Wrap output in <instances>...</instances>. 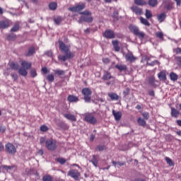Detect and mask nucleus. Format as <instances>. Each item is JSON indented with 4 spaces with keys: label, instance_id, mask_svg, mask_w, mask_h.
Returning a JSON list of instances; mask_svg holds the SVG:
<instances>
[{
    "label": "nucleus",
    "instance_id": "f257e3e1",
    "mask_svg": "<svg viewBox=\"0 0 181 181\" xmlns=\"http://www.w3.org/2000/svg\"><path fill=\"white\" fill-rule=\"evenodd\" d=\"M59 45V50H61V53H63L65 55H59L58 59L61 62H66V60H69L70 59H73L74 57V52L70 51V47L65 45L64 42L62 40L58 41Z\"/></svg>",
    "mask_w": 181,
    "mask_h": 181
},
{
    "label": "nucleus",
    "instance_id": "f03ea898",
    "mask_svg": "<svg viewBox=\"0 0 181 181\" xmlns=\"http://www.w3.org/2000/svg\"><path fill=\"white\" fill-rule=\"evenodd\" d=\"M80 15H83V16L80 17L79 23H81V22H86V23H91V22L94 21V18L91 16L92 15L91 12L88 10H86L83 12H81Z\"/></svg>",
    "mask_w": 181,
    "mask_h": 181
},
{
    "label": "nucleus",
    "instance_id": "7ed1b4c3",
    "mask_svg": "<svg viewBox=\"0 0 181 181\" xmlns=\"http://www.w3.org/2000/svg\"><path fill=\"white\" fill-rule=\"evenodd\" d=\"M129 30L134 34L135 36H137L139 39H144L145 37V33L141 32L139 28L134 25H130L129 26Z\"/></svg>",
    "mask_w": 181,
    "mask_h": 181
},
{
    "label": "nucleus",
    "instance_id": "20e7f679",
    "mask_svg": "<svg viewBox=\"0 0 181 181\" xmlns=\"http://www.w3.org/2000/svg\"><path fill=\"white\" fill-rule=\"evenodd\" d=\"M82 94L83 95V100L85 103H91V94H93V91L90 88H83Z\"/></svg>",
    "mask_w": 181,
    "mask_h": 181
},
{
    "label": "nucleus",
    "instance_id": "39448f33",
    "mask_svg": "<svg viewBox=\"0 0 181 181\" xmlns=\"http://www.w3.org/2000/svg\"><path fill=\"white\" fill-rule=\"evenodd\" d=\"M45 146L48 151H54L57 148V141L53 139L46 140Z\"/></svg>",
    "mask_w": 181,
    "mask_h": 181
},
{
    "label": "nucleus",
    "instance_id": "423d86ee",
    "mask_svg": "<svg viewBox=\"0 0 181 181\" xmlns=\"http://www.w3.org/2000/svg\"><path fill=\"white\" fill-rule=\"evenodd\" d=\"M6 152L9 155H14L16 153V147L12 143L6 144Z\"/></svg>",
    "mask_w": 181,
    "mask_h": 181
},
{
    "label": "nucleus",
    "instance_id": "0eeeda50",
    "mask_svg": "<svg viewBox=\"0 0 181 181\" xmlns=\"http://www.w3.org/2000/svg\"><path fill=\"white\" fill-rule=\"evenodd\" d=\"M85 121L89 124H92V125L97 124V118H95L91 113H88L86 115Z\"/></svg>",
    "mask_w": 181,
    "mask_h": 181
},
{
    "label": "nucleus",
    "instance_id": "6e6552de",
    "mask_svg": "<svg viewBox=\"0 0 181 181\" xmlns=\"http://www.w3.org/2000/svg\"><path fill=\"white\" fill-rule=\"evenodd\" d=\"M86 8V4L81 3L80 4H78L76 6L70 7L69 8V11H71V12H80V11H83V9Z\"/></svg>",
    "mask_w": 181,
    "mask_h": 181
},
{
    "label": "nucleus",
    "instance_id": "1a4fd4ad",
    "mask_svg": "<svg viewBox=\"0 0 181 181\" xmlns=\"http://www.w3.org/2000/svg\"><path fill=\"white\" fill-rule=\"evenodd\" d=\"M105 39H115V33L112 30L107 29L103 33Z\"/></svg>",
    "mask_w": 181,
    "mask_h": 181
},
{
    "label": "nucleus",
    "instance_id": "9d476101",
    "mask_svg": "<svg viewBox=\"0 0 181 181\" xmlns=\"http://www.w3.org/2000/svg\"><path fill=\"white\" fill-rule=\"evenodd\" d=\"M68 176L73 177L74 180H78V177H80V173L77 170H71L68 173Z\"/></svg>",
    "mask_w": 181,
    "mask_h": 181
},
{
    "label": "nucleus",
    "instance_id": "9b49d317",
    "mask_svg": "<svg viewBox=\"0 0 181 181\" xmlns=\"http://www.w3.org/2000/svg\"><path fill=\"white\" fill-rule=\"evenodd\" d=\"M125 59L127 62H129L130 63H135V61L136 59H138L136 57L134 56V54L132 52H128L125 54Z\"/></svg>",
    "mask_w": 181,
    "mask_h": 181
},
{
    "label": "nucleus",
    "instance_id": "f8f14e48",
    "mask_svg": "<svg viewBox=\"0 0 181 181\" xmlns=\"http://www.w3.org/2000/svg\"><path fill=\"white\" fill-rule=\"evenodd\" d=\"M131 11H132L133 13H135V15H142L144 13V10L141 8V7L138 6H132L130 8Z\"/></svg>",
    "mask_w": 181,
    "mask_h": 181
},
{
    "label": "nucleus",
    "instance_id": "ddd939ff",
    "mask_svg": "<svg viewBox=\"0 0 181 181\" xmlns=\"http://www.w3.org/2000/svg\"><path fill=\"white\" fill-rule=\"evenodd\" d=\"M111 78H114L112 75H111V72H110L108 71H103V75L102 77V80L107 81L108 80H111Z\"/></svg>",
    "mask_w": 181,
    "mask_h": 181
},
{
    "label": "nucleus",
    "instance_id": "4468645a",
    "mask_svg": "<svg viewBox=\"0 0 181 181\" xmlns=\"http://www.w3.org/2000/svg\"><path fill=\"white\" fill-rule=\"evenodd\" d=\"M158 78L160 81H166L168 80V78L166 77V71H161L158 74Z\"/></svg>",
    "mask_w": 181,
    "mask_h": 181
},
{
    "label": "nucleus",
    "instance_id": "2eb2a0df",
    "mask_svg": "<svg viewBox=\"0 0 181 181\" xmlns=\"http://www.w3.org/2000/svg\"><path fill=\"white\" fill-rule=\"evenodd\" d=\"M67 100L69 103H78V101H80V99H78V97L74 95H69L67 97Z\"/></svg>",
    "mask_w": 181,
    "mask_h": 181
},
{
    "label": "nucleus",
    "instance_id": "dca6fc26",
    "mask_svg": "<svg viewBox=\"0 0 181 181\" xmlns=\"http://www.w3.org/2000/svg\"><path fill=\"white\" fill-rule=\"evenodd\" d=\"M64 118H66V119H69V121H71L72 122H76V121H77V118L76 117V116L70 113L64 114Z\"/></svg>",
    "mask_w": 181,
    "mask_h": 181
},
{
    "label": "nucleus",
    "instance_id": "f3484780",
    "mask_svg": "<svg viewBox=\"0 0 181 181\" xmlns=\"http://www.w3.org/2000/svg\"><path fill=\"white\" fill-rule=\"evenodd\" d=\"M115 67V69H117L120 73H122V71H127V70H128V66H127V65L116 64Z\"/></svg>",
    "mask_w": 181,
    "mask_h": 181
},
{
    "label": "nucleus",
    "instance_id": "a211bd4d",
    "mask_svg": "<svg viewBox=\"0 0 181 181\" xmlns=\"http://www.w3.org/2000/svg\"><path fill=\"white\" fill-rule=\"evenodd\" d=\"M21 66L23 69H25V70H29L32 68V62H28L26 61H23L21 62Z\"/></svg>",
    "mask_w": 181,
    "mask_h": 181
},
{
    "label": "nucleus",
    "instance_id": "6ab92c4d",
    "mask_svg": "<svg viewBox=\"0 0 181 181\" xmlns=\"http://www.w3.org/2000/svg\"><path fill=\"white\" fill-rule=\"evenodd\" d=\"M11 23L8 21H0V29H6L9 28Z\"/></svg>",
    "mask_w": 181,
    "mask_h": 181
},
{
    "label": "nucleus",
    "instance_id": "aec40b11",
    "mask_svg": "<svg viewBox=\"0 0 181 181\" xmlns=\"http://www.w3.org/2000/svg\"><path fill=\"white\" fill-rule=\"evenodd\" d=\"M112 115L115 121H119L122 117V113L121 112H115V110H112Z\"/></svg>",
    "mask_w": 181,
    "mask_h": 181
},
{
    "label": "nucleus",
    "instance_id": "412c9836",
    "mask_svg": "<svg viewBox=\"0 0 181 181\" xmlns=\"http://www.w3.org/2000/svg\"><path fill=\"white\" fill-rule=\"evenodd\" d=\"M35 53H36V49H35V47L32 46L29 47L28 52L25 54V56L26 57H30V56H33Z\"/></svg>",
    "mask_w": 181,
    "mask_h": 181
},
{
    "label": "nucleus",
    "instance_id": "4be33fe9",
    "mask_svg": "<svg viewBox=\"0 0 181 181\" xmlns=\"http://www.w3.org/2000/svg\"><path fill=\"white\" fill-rule=\"evenodd\" d=\"M112 101H118L119 100V96L115 93H110L107 94Z\"/></svg>",
    "mask_w": 181,
    "mask_h": 181
},
{
    "label": "nucleus",
    "instance_id": "5701e85b",
    "mask_svg": "<svg viewBox=\"0 0 181 181\" xmlns=\"http://www.w3.org/2000/svg\"><path fill=\"white\" fill-rule=\"evenodd\" d=\"M112 46L115 49V52H119V42L117 40H114L112 41Z\"/></svg>",
    "mask_w": 181,
    "mask_h": 181
},
{
    "label": "nucleus",
    "instance_id": "b1692460",
    "mask_svg": "<svg viewBox=\"0 0 181 181\" xmlns=\"http://www.w3.org/2000/svg\"><path fill=\"white\" fill-rule=\"evenodd\" d=\"M179 110L175 107H171V117L173 118H177L179 117Z\"/></svg>",
    "mask_w": 181,
    "mask_h": 181
},
{
    "label": "nucleus",
    "instance_id": "393cba45",
    "mask_svg": "<svg viewBox=\"0 0 181 181\" xmlns=\"http://www.w3.org/2000/svg\"><path fill=\"white\" fill-rule=\"evenodd\" d=\"M157 19L160 23H162V22L166 19V13H161L160 14L158 15Z\"/></svg>",
    "mask_w": 181,
    "mask_h": 181
},
{
    "label": "nucleus",
    "instance_id": "a878e982",
    "mask_svg": "<svg viewBox=\"0 0 181 181\" xmlns=\"http://www.w3.org/2000/svg\"><path fill=\"white\" fill-rule=\"evenodd\" d=\"M155 83H158V81L155 80V76H151L148 78V83L151 85L152 87H156V84Z\"/></svg>",
    "mask_w": 181,
    "mask_h": 181
},
{
    "label": "nucleus",
    "instance_id": "bb28decb",
    "mask_svg": "<svg viewBox=\"0 0 181 181\" xmlns=\"http://www.w3.org/2000/svg\"><path fill=\"white\" fill-rule=\"evenodd\" d=\"M18 74L20 76H23V77H26L28 76V69L25 68H20L18 69Z\"/></svg>",
    "mask_w": 181,
    "mask_h": 181
},
{
    "label": "nucleus",
    "instance_id": "cd10ccee",
    "mask_svg": "<svg viewBox=\"0 0 181 181\" xmlns=\"http://www.w3.org/2000/svg\"><path fill=\"white\" fill-rule=\"evenodd\" d=\"M90 162L95 168H97L98 166V158H97V156L93 155Z\"/></svg>",
    "mask_w": 181,
    "mask_h": 181
},
{
    "label": "nucleus",
    "instance_id": "c85d7f7f",
    "mask_svg": "<svg viewBox=\"0 0 181 181\" xmlns=\"http://www.w3.org/2000/svg\"><path fill=\"white\" fill-rule=\"evenodd\" d=\"M137 122L140 127H146V121H145L142 117H139L137 119Z\"/></svg>",
    "mask_w": 181,
    "mask_h": 181
},
{
    "label": "nucleus",
    "instance_id": "c756f323",
    "mask_svg": "<svg viewBox=\"0 0 181 181\" xmlns=\"http://www.w3.org/2000/svg\"><path fill=\"white\" fill-rule=\"evenodd\" d=\"M134 4L139 6H144L146 5V1L145 0H134Z\"/></svg>",
    "mask_w": 181,
    "mask_h": 181
},
{
    "label": "nucleus",
    "instance_id": "7c9ffc66",
    "mask_svg": "<svg viewBox=\"0 0 181 181\" xmlns=\"http://www.w3.org/2000/svg\"><path fill=\"white\" fill-rule=\"evenodd\" d=\"M10 67L13 70H19V64L18 62H11Z\"/></svg>",
    "mask_w": 181,
    "mask_h": 181
},
{
    "label": "nucleus",
    "instance_id": "2f4dec72",
    "mask_svg": "<svg viewBox=\"0 0 181 181\" xmlns=\"http://www.w3.org/2000/svg\"><path fill=\"white\" fill-rule=\"evenodd\" d=\"M95 151L98 152H103V151H107V146L105 145H98L97 146Z\"/></svg>",
    "mask_w": 181,
    "mask_h": 181
},
{
    "label": "nucleus",
    "instance_id": "473e14b6",
    "mask_svg": "<svg viewBox=\"0 0 181 181\" xmlns=\"http://www.w3.org/2000/svg\"><path fill=\"white\" fill-rule=\"evenodd\" d=\"M49 8L50 11H56V9H57V3L56 2L49 3Z\"/></svg>",
    "mask_w": 181,
    "mask_h": 181
},
{
    "label": "nucleus",
    "instance_id": "72a5a7b5",
    "mask_svg": "<svg viewBox=\"0 0 181 181\" xmlns=\"http://www.w3.org/2000/svg\"><path fill=\"white\" fill-rule=\"evenodd\" d=\"M62 21H63V18L60 16H58L54 18V22L55 25H60V23H62Z\"/></svg>",
    "mask_w": 181,
    "mask_h": 181
},
{
    "label": "nucleus",
    "instance_id": "f704fd0d",
    "mask_svg": "<svg viewBox=\"0 0 181 181\" xmlns=\"http://www.w3.org/2000/svg\"><path fill=\"white\" fill-rule=\"evenodd\" d=\"M140 22L143 25H145V26H151V23H149V21H148V20H146V18H144L143 17H141Z\"/></svg>",
    "mask_w": 181,
    "mask_h": 181
},
{
    "label": "nucleus",
    "instance_id": "c9c22d12",
    "mask_svg": "<svg viewBox=\"0 0 181 181\" xmlns=\"http://www.w3.org/2000/svg\"><path fill=\"white\" fill-rule=\"evenodd\" d=\"M170 78L172 81H176L178 78L177 74H175L174 72H171L170 74Z\"/></svg>",
    "mask_w": 181,
    "mask_h": 181
},
{
    "label": "nucleus",
    "instance_id": "e433bc0d",
    "mask_svg": "<svg viewBox=\"0 0 181 181\" xmlns=\"http://www.w3.org/2000/svg\"><path fill=\"white\" fill-rule=\"evenodd\" d=\"M148 5L155 8L158 5V0H148Z\"/></svg>",
    "mask_w": 181,
    "mask_h": 181
},
{
    "label": "nucleus",
    "instance_id": "4c0bfd02",
    "mask_svg": "<svg viewBox=\"0 0 181 181\" xmlns=\"http://www.w3.org/2000/svg\"><path fill=\"white\" fill-rule=\"evenodd\" d=\"M165 161L167 162L168 166H174L175 165V163L173 162V160H172V159H170V158L169 157H165Z\"/></svg>",
    "mask_w": 181,
    "mask_h": 181
},
{
    "label": "nucleus",
    "instance_id": "58836bf2",
    "mask_svg": "<svg viewBox=\"0 0 181 181\" xmlns=\"http://www.w3.org/2000/svg\"><path fill=\"white\" fill-rule=\"evenodd\" d=\"M54 73L57 76H64L66 74V71L61 70V69H57L54 71Z\"/></svg>",
    "mask_w": 181,
    "mask_h": 181
},
{
    "label": "nucleus",
    "instance_id": "ea45409f",
    "mask_svg": "<svg viewBox=\"0 0 181 181\" xmlns=\"http://www.w3.org/2000/svg\"><path fill=\"white\" fill-rule=\"evenodd\" d=\"M21 27L18 23L14 24L13 27L11 29V32H18Z\"/></svg>",
    "mask_w": 181,
    "mask_h": 181
},
{
    "label": "nucleus",
    "instance_id": "a19ab883",
    "mask_svg": "<svg viewBox=\"0 0 181 181\" xmlns=\"http://www.w3.org/2000/svg\"><path fill=\"white\" fill-rule=\"evenodd\" d=\"M30 74L33 78L37 76V72L36 71V69H32L30 71Z\"/></svg>",
    "mask_w": 181,
    "mask_h": 181
},
{
    "label": "nucleus",
    "instance_id": "79ce46f5",
    "mask_svg": "<svg viewBox=\"0 0 181 181\" xmlns=\"http://www.w3.org/2000/svg\"><path fill=\"white\" fill-rule=\"evenodd\" d=\"M43 181H53V177H52V175H44L42 177Z\"/></svg>",
    "mask_w": 181,
    "mask_h": 181
},
{
    "label": "nucleus",
    "instance_id": "37998d69",
    "mask_svg": "<svg viewBox=\"0 0 181 181\" xmlns=\"http://www.w3.org/2000/svg\"><path fill=\"white\" fill-rule=\"evenodd\" d=\"M46 78L48 81H50V83H53V81H54V76H53V74H48L46 76Z\"/></svg>",
    "mask_w": 181,
    "mask_h": 181
},
{
    "label": "nucleus",
    "instance_id": "c03bdc74",
    "mask_svg": "<svg viewBox=\"0 0 181 181\" xmlns=\"http://www.w3.org/2000/svg\"><path fill=\"white\" fill-rule=\"evenodd\" d=\"M146 18L147 19H151V18H152V12H151V11L146 9V13H145Z\"/></svg>",
    "mask_w": 181,
    "mask_h": 181
},
{
    "label": "nucleus",
    "instance_id": "a18cd8bd",
    "mask_svg": "<svg viewBox=\"0 0 181 181\" xmlns=\"http://www.w3.org/2000/svg\"><path fill=\"white\" fill-rule=\"evenodd\" d=\"M40 130L42 131V132H47V131H49V127L46 125H42L40 127Z\"/></svg>",
    "mask_w": 181,
    "mask_h": 181
},
{
    "label": "nucleus",
    "instance_id": "49530a36",
    "mask_svg": "<svg viewBox=\"0 0 181 181\" xmlns=\"http://www.w3.org/2000/svg\"><path fill=\"white\" fill-rule=\"evenodd\" d=\"M175 60L177 62V66L181 67V57H175Z\"/></svg>",
    "mask_w": 181,
    "mask_h": 181
},
{
    "label": "nucleus",
    "instance_id": "de8ad7c7",
    "mask_svg": "<svg viewBox=\"0 0 181 181\" xmlns=\"http://www.w3.org/2000/svg\"><path fill=\"white\" fill-rule=\"evenodd\" d=\"M156 36L158 39H163V33L158 31V32L156 33Z\"/></svg>",
    "mask_w": 181,
    "mask_h": 181
},
{
    "label": "nucleus",
    "instance_id": "09e8293b",
    "mask_svg": "<svg viewBox=\"0 0 181 181\" xmlns=\"http://www.w3.org/2000/svg\"><path fill=\"white\" fill-rule=\"evenodd\" d=\"M173 52L175 53V54H181V48L177 47L173 49Z\"/></svg>",
    "mask_w": 181,
    "mask_h": 181
},
{
    "label": "nucleus",
    "instance_id": "8fccbe9b",
    "mask_svg": "<svg viewBox=\"0 0 181 181\" xmlns=\"http://www.w3.org/2000/svg\"><path fill=\"white\" fill-rule=\"evenodd\" d=\"M57 160L61 165H64V163H66V160L64 158H57Z\"/></svg>",
    "mask_w": 181,
    "mask_h": 181
},
{
    "label": "nucleus",
    "instance_id": "3c124183",
    "mask_svg": "<svg viewBox=\"0 0 181 181\" xmlns=\"http://www.w3.org/2000/svg\"><path fill=\"white\" fill-rule=\"evenodd\" d=\"M142 117L147 121V119H149V113L148 112H143Z\"/></svg>",
    "mask_w": 181,
    "mask_h": 181
},
{
    "label": "nucleus",
    "instance_id": "603ef678",
    "mask_svg": "<svg viewBox=\"0 0 181 181\" xmlns=\"http://www.w3.org/2000/svg\"><path fill=\"white\" fill-rule=\"evenodd\" d=\"M45 54L48 57H53V52L52 50H48V51L45 52Z\"/></svg>",
    "mask_w": 181,
    "mask_h": 181
},
{
    "label": "nucleus",
    "instance_id": "864d4df0",
    "mask_svg": "<svg viewBox=\"0 0 181 181\" xmlns=\"http://www.w3.org/2000/svg\"><path fill=\"white\" fill-rule=\"evenodd\" d=\"M41 71L43 73V74H47V73H49L50 71H49L47 67H42Z\"/></svg>",
    "mask_w": 181,
    "mask_h": 181
},
{
    "label": "nucleus",
    "instance_id": "5fc2aeb1",
    "mask_svg": "<svg viewBox=\"0 0 181 181\" xmlns=\"http://www.w3.org/2000/svg\"><path fill=\"white\" fill-rule=\"evenodd\" d=\"M8 40H15L16 39V35H9L8 36Z\"/></svg>",
    "mask_w": 181,
    "mask_h": 181
},
{
    "label": "nucleus",
    "instance_id": "6e6d98bb",
    "mask_svg": "<svg viewBox=\"0 0 181 181\" xmlns=\"http://www.w3.org/2000/svg\"><path fill=\"white\" fill-rule=\"evenodd\" d=\"M1 168H3V169H5V170H11V169L13 168V167L9 165H3L1 166Z\"/></svg>",
    "mask_w": 181,
    "mask_h": 181
},
{
    "label": "nucleus",
    "instance_id": "4d7b16f0",
    "mask_svg": "<svg viewBox=\"0 0 181 181\" xmlns=\"http://www.w3.org/2000/svg\"><path fill=\"white\" fill-rule=\"evenodd\" d=\"M11 76L12 78L14 80V81H17V80L18 78V74H11Z\"/></svg>",
    "mask_w": 181,
    "mask_h": 181
},
{
    "label": "nucleus",
    "instance_id": "13d9d810",
    "mask_svg": "<svg viewBox=\"0 0 181 181\" xmlns=\"http://www.w3.org/2000/svg\"><path fill=\"white\" fill-rule=\"evenodd\" d=\"M6 131V127L5 126H0V132L4 134Z\"/></svg>",
    "mask_w": 181,
    "mask_h": 181
},
{
    "label": "nucleus",
    "instance_id": "bf43d9fd",
    "mask_svg": "<svg viewBox=\"0 0 181 181\" xmlns=\"http://www.w3.org/2000/svg\"><path fill=\"white\" fill-rule=\"evenodd\" d=\"M103 62L104 63V64H108V63H110V59L103 58Z\"/></svg>",
    "mask_w": 181,
    "mask_h": 181
},
{
    "label": "nucleus",
    "instance_id": "052dcab7",
    "mask_svg": "<svg viewBox=\"0 0 181 181\" xmlns=\"http://www.w3.org/2000/svg\"><path fill=\"white\" fill-rule=\"evenodd\" d=\"M46 141V138L45 137H40V144L42 145L43 144H45V142Z\"/></svg>",
    "mask_w": 181,
    "mask_h": 181
},
{
    "label": "nucleus",
    "instance_id": "680f3d73",
    "mask_svg": "<svg viewBox=\"0 0 181 181\" xmlns=\"http://www.w3.org/2000/svg\"><path fill=\"white\" fill-rule=\"evenodd\" d=\"M148 95H151V97H155V91H153V90H149Z\"/></svg>",
    "mask_w": 181,
    "mask_h": 181
},
{
    "label": "nucleus",
    "instance_id": "e2e57ef3",
    "mask_svg": "<svg viewBox=\"0 0 181 181\" xmlns=\"http://www.w3.org/2000/svg\"><path fill=\"white\" fill-rule=\"evenodd\" d=\"M123 94H124V95H128V94H129V88H127L125 90H124Z\"/></svg>",
    "mask_w": 181,
    "mask_h": 181
},
{
    "label": "nucleus",
    "instance_id": "0e129e2a",
    "mask_svg": "<svg viewBox=\"0 0 181 181\" xmlns=\"http://www.w3.org/2000/svg\"><path fill=\"white\" fill-rule=\"evenodd\" d=\"M156 64V61H153V62H151V63L147 62V64H148V66H155Z\"/></svg>",
    "mask_w": 181,
    "mask_h": 181
},
{
    "label": "nucleus",
    "instance_id": "69168bd1",
    "mask_svg": "<svg viewBox=\"0 0 181 181\" xmlns=\"http://www.w3.org/2000/svg\"><path fill=\"white\" fill-rule=\"evenodd\" d=\"M117 165H119V168H121V166H124L125 165V162H117Z\"/></svg>",
    "mask_w": 181,
    "mask_h": 181
},
{
    "label": "nucleus",
    "instance_id": "338daca9",
    "mask_svg": "<svg viewBox=\"0 0 181 181\" xmlns=\"http://www.w3.org/2000/svg\"><path fill=\"white\" fill-rule=\"evenodd\" d=\"M113 17L114 18H118V11H115L113 13Z\"/></svg>",
    "mask_w": 181,
    "mask_h": 181
},
{
    "label": "nucleus",
    "instance_id": "774afa93",
    "mask_svg": "<svg viewBox=\"0 0 181 181\" xmlns=\"http://www.w3.org/2000/svg\"><path fill=\"white\" fill-rule=\"evenodd\" d=\"M177 124L179 125V127H181V119L177 120Z\"/></svg>",
    "mask_w": 181,
    "mask_h": 181
}]
</instances>
